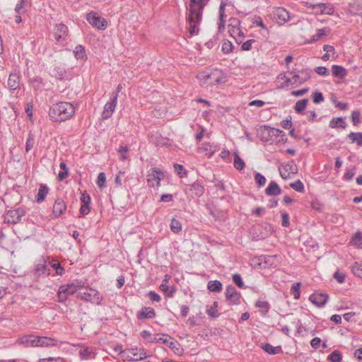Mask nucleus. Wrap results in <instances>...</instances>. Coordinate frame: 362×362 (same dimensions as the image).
I'll list each match as a JSON object with an SVG mask.
<instances>
[{
    "instance_id": "1",
    "label": "nucleus",
    "mask_w": 362,
    "mask_h": 362,
    "mask_svg": "<svg viewBox=\"0 0 362 362\" xmlns=\"http://www.w3.org/2000/svg\"><path fill=\"white\" fill-rule=\"evenodd\" d=\"M204 6V0L189 1V13L187 17V29L190 37L199 34Z\"/></svg>"
},
{
    "instance_id": "2",
    "label": "nucleus",
    "mask_w": 362,
    "mask_h": 362,
    "mask_svg": "<svg viewBox=\"0 0 362 362\" xmlns=\"http://www.w3.org/2000/svg\"><path fill=\"white\" fill-rule=\"evenodd\" d=\"M75 113V107L68 102H59L50 107L49 116L53 122H61L69 119Z\"/></svg>"
},
{
    "instance_id": "3",
    "label": "nucleus",
    "mask_w": 362,
    "mask_h": 362,
    "mask_svg": "<svg viewBox=\"0 0 362 362\" xmlns=\"http://www.w3.org/2000/svg\"><path fill=\"white\" fill-rule=\"evenodd\" d=\"M81 286V285H76L75 283L62 285L57 291L58 302L64 303L68 296L76 293Z\"/></svg>"
},
{
    "instance_id": "4",
    "label": "nucleus",
    "mask_w": 362,
    "mask_h": 362,
    "mask_svg": "<svg viewBox=\"0 0 362 362\" xmlns=\"http://www.w3.org/2000/svg\"><path fill=\"white\" fill-rule=\"evenodd\" d=\"M164 177V173L156 168H152L148 172L147 182L151 187H158L160 185V180Z\"/></svg>"
},
{
    "instance_id": "5",
    "label": "nucleus",
    "mask_w": 362,
    "mask_h": 362,
    "mask_svg": "<svg viewBox=\"0 0 362 362\" xmlns=\"http://www.w3.org/2000/svg\"><path fill=\"white\" fill-rule=\"evenodd\" d=\"M69 35L68 27L63 23L57 24L53 29V37L57 45H62Z\"/></svg>"
},
{
    "instance_id": "6",
    "label": "nucleus",
    "mask_w": 362,
    "mask_h": 362,
    "mask_svg": "<svg viewBox=\"0 0 362 362\" xmlns=\"http://www.w3.org/2000/svg\"><path fill=\"white\" fill-rule=\"evenodd\" d=\"M25 214V209L21 207L9 210L4 216V221L8 223L16 224L21 221V217Z\"/></svg>"
},
{
    "instance_id": "7",
    "label": "nucleus",
    "mask_w": 362,
    "mask_h": 362,
    "mask_svg": "<svg viewBox=\"0 0 362 362\" xmlns=\"http://www.w3.org/2000/svg\"><path fill=\"white\" fill-rule=\"evenodd\" d=\"M86 20L91 25L101 30H105L107 26L106 20L98 16L97 13L93 11L87 14Z\"/></svg>"
},
{
    "instance_id": "8",
    "label": "nucleus",
    "mask_w": 362,
    "mask_h": 362,
    "mask_svg": "<svg viewBox=\"0 0 362 362\" xmlns=\"http://www.w3.org/2000/svg\"><path fill=\"white\" fill-rule=\"evenodd\" d=\"M310 70L303 69L293 75L291 78H286V81L288 84H302L310 78Z\"/></svg>"
},
{
    "instance_id": "9",
    "label": "nucleus",
    "mask_w": 362,
    "mask_h": 362,
    "mask_svg": "<svg viewBox=\"0 0 362 362\" xmlns=\"http://www.w3.org/2000/svg\"><path fill=\"white\" fill-rule=\"evenodd\" d=\"M78 296L85 301L91 302L93 299H95L96 304L98 305L102 304L101 302L103 300V296L98 293V291L92 288H89V291L79 292L78 293Z\"/></svg>"
},
{
    "instance_id": "10",
    "label": "nucleus",
    "mask_w": 362,
    "mask_h": 362,
    "mask_svg": "<svg viewBox=\"0 0 362 362\" xmlns=\"http://www.w3.org/2000/svg\"><path fill=\"white\" fill-rule=\"evenodd\" d=\"M43 275H49V269L47 268V260L41 257L35 264L34 277L38 279Z\"/></svg>"
},
{
    "instance_id": "11",
    "label": "nucleus",
    "mask_w": 362,
    "mask_h": 362,
    "mask_svg": "<svg viewBox=\"0 0 362 362\" xmlns=\"http://www.w3.org/2000/svg\"><path fill=\"white\" fill-rule=\"evenodd\" d=\"M117 103V93H114L112 98H111L110 100L107 102L103 108V111L102 112V118L103 119H107L112 115L115 112L116 105Z\"/></svg>"
},
{
    "instance_id": "12",
    "label": "nucleus",
    "mask_w": 362,
    "mask_h": 362,
    "mask_svg": "<svg viewBox=\"0 0 362 362\" xmlns=\"http://www.w3.org/2000/svg\"><path fill=\"white\" fill-rule=\"evenodd\" d=\"M272 16L276 23L280 25H283L290 20L288 11L282 7L276 8L272 12Z\"/></svg>"
},
{
    "instance_id": "13",
    "label": "nucleus",
    "mask_w": 362,
    "mask_h": 362,
    "mask_svg": "<svg viewBox=\"0 0 362 362\" xmlns=\"http://www.w3.org/2000/svg\"><path fill=\"white\" fill-rule=\"evenodd\" d=\"M225 295L226 299L233 303V304H240V299L241 295L233 286L230 285L227 286Z\"/></svg>"
},
{
    "instance_id": "14",
    "label": "nucleus",
    "mask_w": 362,
    "mask_h": 362,
    "mask_svg": "<svg viewBox=\"0 0 362 362\" xmlns=\"http://www.w3.org/2000/svg\"><path fill=\"white\" fill-rule=\"evenodd\" d=\"M91 198L90 196L86 192V191H84L81 194V206L80 208V214L83 216L87 215L90 211V204Z\"/></svg>"
},
{
    "instance_id": "15",
    "label": "nucleus",
    "mask_w": 362,
    "mask_h": 362,
    "mask_svg": "<svg viewBox=\"0 0 362 362\" xmlns=\"http://www.w3.org/2000/svg\"><path fill=\"white\" fill-rule=\"evenodd\" d=\"M328 295L322 293H314L310 295L309 300L317 307H323L328 300Z\"/></svg>"
},
{
    "instance_id": "16",
    "label": "nucleus",
    "mask_w": 362,
    "mask_h": 362,
    "mask_svg": "<svg viewBox=\"0 0 362 362\" xmlns=\"http://www.w3.org/2000/svg\"><path fill=\"white\" fill-rule=\"evenodd\" d=\"M313 8L317 12L321 14H333L334 9L332 4L327 3H319L312 5Z\"/></svg>"
},
{
    "instance_id": "17",
    "label": "nucleus",
    "mask_w": 362,
    "mask_h": 362,
    "mask_svg": "<svg viewBox=\"0 0 362 362\" xmlns=\"http://www.w3.org/2000/svg\"><path fill=\"white\" fill-rule=\"evenodd\" d=\"M37 339L38 337L34 335H26L18 339L17 341L25 347H37Z\"/></svg>"
},
{
    "instance_id": "18",
    "label": "nucleus",
    "mask_w": 362,
    "mask_h": 362,
    "mask_svg": "<svg viewBox=\"0 0 362 362\" xmlns=\"http://www.w3.org/2000/svg\"><path fill=\"white\" fill-rule=\"evenodd\" d=\"M21 76L19 73L13 72L10 74L8 79V88L11 90H17L20 86Z\"/></svg>"
},
{
    "instance_id": "19",
    "label": "nucleus",
    "mask_w": 362,
    "mask_h": 362,
    "mask_svg": "<svg viewBox=\"0 0 362 362\" xmlns=\"http://www.w3.org/2000/svg\"><path fill=\"white\" fill-rule=\"evenodd\" d=\"M66 209V205L62 199H57L53 205V215L55 218L59 217Z\"/></svg>"
},
{
    "instance_id": "20",
    "label": "nucleus",
    "mask_w": 362,
    "mask_h": 362,
    "mask_svg": "<svg viewBox=\"0 0 362 362\" xmlns=\"http://www.w3.org/2000/svg\"><path fill=\"white\" fill-rule=\"evenodd\" d=\"M188 190L189 192L191 193L192 196L194 195L197 197H200L204 193V187L198 182H194L189 185Z\"/></svg>"
},
{
    "instance_id": "21",
    "label": "nucleus",
    "mask_w": 362,
    "mask_h": 362,
    "mask_svg": "<svg viewBox=\"0 0 362 362\" xmlns=\"http://www.w3.org/2000/svg\"><path fill=\"white\" fill-rule=\"evenodd\" d=\"M80 358L82 360H90L95 358V353L93 347H82L79 351Z\"/></svg>"
},
{
    "instance_id": "22",
    "label": "nucleus",
    "mask_w": 362,
    "mask_h": 362,
    "mask_svg": "<svg viewBox=\"0 0 362 362\" xmlns=\"http://www.w3.org/2000/svg\"><path fill=\"white\" fill-rule=\"evenodd\" d=\"M281 193V189L274 181H271L265 189V194L268 196H276Z\"/></svg>"
},
{
    "instance_id": "23",
    "label": "nucleus",
    "mask_w": 362,
    "mask_h": 362,
    "mask_svg": "<svg viewBox=\"0 0 362 362\" xmlns=\"http://www.w3.org/2000/svg\"><path fill=\"white\" fill-rule=\"evenodd\" d=\"M156 312L153 308L150 307H144L137 315L139 319H150L154 317Z\"/></svg>"
},
{
    "instance_id": "24",
    "label": "nucleus",
    "mask_w": 362,
    "mask_h": 362,
    "mask_svg": "<svg viewBox=\"0 0 362 362\" xmlns=\"http://www.w3.org/2000/svg\"><path fill=\"white\" fill-rule=\"evenodd\" d=\"M329 126L332 129H336V128L346 129L347 124L345 121V118L340 117L332 118L329 122Z\"/></svg>"
},
{
    "instance_id": "25",
    "label": "nucleus",
    "mask_w": 362,
    "mask_h": 362,
    "mask_svg": "<svg viewBox=\"0 0 362 362\" xmlns=\"http://www.w3.org/2000/svg\"><path fill=\"white\" fill-rule=\"evenodd\" d=\"M37 344V346H54L57 344V341L50 337H38Z\"/></svg>"
},
{
    "instance_id": "26",
    "label": "nucleus",
    "mask_w": 362,
    "mask_h": 362,
    "mask_svg": "<svg viewBox=\"0 0 362 362\" xmlns=\"http://www.w3.org/2000/svg\"><path fill=\"white\" fill-rule=\"evenodd\" d=\"M332 70L333 76L341 79L344 78L347 74L346 69L341 66L333 65Z\"/></svg>"
},
{
    "instance_id": "27",
    "label": "nucleus",
    "mask_w": 362,
    "mask_h": 362,
    "mask_svg": "<svg viewBox=\"0 0 362 362\" xmlns=\"http://www.w3.org/2000/svg\"><path fill=\"white\" fill-rule=\"evenodd\" d=\"M49 192V188L45 185H40L35 201L37 203L42 202Z\"/></svg>"
},
{
    "instance_id": "28",
    "label": "nucleus",
    "mask_w": 362,
    "mask_h": 362,
    "mask_svg": "<svg viewBox=\"0 0 362 362\" xmlns=\"http://www.w3.org/2000/svg\"><path fill=\"white\" fill-rule=\"evenodd\" d=\"M139 349L137 347L128 349L124 351H121V355L129 361V358H134V357L139 358Z\"/></svg>"
},
{
    "instance_id": "29",
    "label": "nucleus",
    "mask_w": 362,
    "mask_h": 362,
    "mask_svg": "<svg viewBox=\"0 0 362 362\" xmlns=\"http://www.w3.org/2000/svg\"><path fill=\"white\" fill-rule=\"evenodd\" d=\"M255 305L256 308H258L260 309L262 315L264 316H265L268 313V312L270 309V305H269V302H267L266 300H257L255 302Z\"/></svg>"
},
{
    "instance_id": "30",
    "label": "nucleus",
    "mask_w": 362,
    "mask_h": 362,
    "mask_svg": "<svg viewBox=\"0 0 362 362\" xmlns=\"http://www.w3.org/2000/svg\"><path fill=\"white\" fill-rule=\"evenodd\" d=\"M347 138L351 143H356L358 146H362V133L361 132H351L347 135Z\"/></svg>"
},
{
    "instance_id": "31",
    "label": "nucleus",
    "mask_w": 362,
    "mask_h": 362,
    "mask_svg": "<svg viewBox=\"0 0 362 362\" xmlns=\"http://www.w3.org/2000/svg\"><path fill=\"white\" fill-rule=\"evenodd\" d=\"M207 288L211 292H220L222 290V284L220 281H209Z\"/></svg>"
},
{
    "instance_id": "32",
    "label": "nucleus",
    "mask_w": 362,
    "mask_h": 362,
    "mask_svg": "<svg viewBox=\"0 0 362 362\" xmlns=\"http://www.w3.org/2000/svg\"><path fill=\"white\" fill-rule=\"evenodd\" d=\"M168 347L177 356H182L184 354V349L177 341L169 342Z\"/></svg>"
},
{
    "instance_id": "33",
    "label": "nucleus",
    "mask_w": 362,
    "mask_h": 362,
    "mask_svg": "<svg viewBox=\"0 0 362 362\" xmlns=\"http://www.w3.org/2000/svg\"><path fill=\"white\" fill-rule=\"evenodd\" d=\"M262 348L269 354H276L282 351L280 346L274 347L270 344H262Z\"/></svg>"
},
{
    "instance_id": "34",
    "label": "nucleus",
    "mask_w": 362,
    "mask_h": 362,
    "mask_svg": "<svg viewBox=\"0 0 362 362\" xmlns=\"http://www.w3.org/2000/svg\"><path fill=\"white\" fill-rule=\"evenodd\" d=\"M49 264L52 268L55 269L57 275L62 276L64 274L65 269L58 261L52 259L49 262Z\"/></svg>"
},
{
    "instance_id": "35",
    "label": "nucleus",
    "mask_w": 362,
    "mask_h": 362,
    "mask_svg": "<svg viewBox=\"0 0 362 362\" xmlns=\"http://www.w3.org/2000/svg\"><path fill=\"white\" fill-rule=\"evenodd\" d=\"M351 272L356 276L362 279V262H354L351 265Z\"/></svg>"
},
{
    "instance_id": "36",
    "label": "nucleus",
    "mask_w": 362,
    "mask_h": 362,
    "mask_svg": "<svg viewBox=\"0 0 362 362\" xmlns=\"http://www.w3.org/2000/svg\"><path fill=\"white\" fill-rule=\"evenodd\" d=\"M234 167L238 170H242L245 165L244 160L239 156L237 152L234 153V160H233Z\"/></svg>"
},
{
    "instance_id": "37",
    "label": "nucleus",
    "mask_w": 362,
    "mask_h": 362,
    "mask_svg": "<svg viewBox=\"0 0 362 362\" xmlns=\"http://www.w3.org/2000/svg\"><path fill=\"white\" fill-rule=\"evenodd\" d=\"M74 56L77 59H83L86 57L85 48L83 46L78 45L74 50Z\"/></svg>"
},
{
    "instance_id": "38",
    "label": "nucleus",
    "mask_w": 362,
    "mask_h": 362,
    "mask_svg": "<svg viewBox=\"0 0 362 362\" xmlns=\"http://www.w3.org/2000/svg\"><path fill=\"white\" fill-rule=\"evenodd\" d=\"M170 228L174 233H179L182 230V227L181 223L176 218H173L171 220Z\"/></svg>"
},
{
    "instance_id": "39",
    "label": "nucleus",
    "mask_w": 362,
    "mask_h": 362,
    "mask_svg": "<svg viewBox=\"0 0 362 362\" xmlns=\"http://www.w3.org/2000/svg\"><path fill=\"white\" fill-rule=\"evenodd\" d=\"M60 168L62 170L58 174V180L62 181L64 180L69 175V170L66 164L64 162H61L59 164Z\"/></svg>"
},
{
    "instance_id": "40",
    "label": "nucleus",
    "mask_w": 362,
    "mask_h": 362,
    "mask_svg": "<svg viewBox=\"0 0 362 362\" xmlns=\"http://www.w3.org/2000/svg\"><path fill=\"white\" fill-rule=\"evenodd\" d=\"M308 103V99H302L298 101L295 105V110L298 113H303V112L305 110L306 105Z\"/></svg>"
},
{
    "instance_id": "41",
    "label": "nucleus",
    "mask_w": 362,
    "mask_h": 362,
    "mask_svg": "<svg viewBox=\"0 0 362 362\" xmlns=\"http://www.w3.org/2000/svg\"><path fill=\"white\" fill-rule=\"evenodd\" d=\"M300 283L296 282L294 283L291 288V293L293 295L294 299H298L300 298Z\"/></svg>"
},
{
    "instance_id": "42",
    "label": "nucleus",
    "mask_w": 362,
    "mask_h": 362,
    "mask_svg": "<svg viewBox=\"0 0 362 362\" xmlns=\"http://www.w3.org/2000/svg\"><path fill=\"white\" fill-rule=\"evenodd\" d=\"M327 359L331 362H341L342 356L338 350H335L328 356Z\"/></svg>"
},
{
    "instance_id": "43",
    "label": "nucleus",
    "mask_w": 362,
    "mask_h": 362,
    "mask_svg": "<svg viewBox=\"0 0 362 362\" xmlns=\"http://www.w3.org/2000/svg\"><path fill=\"white\" fill-rule=\"evenodd\" d=\"M54 76L59 80H63L66 76V71L64 68L57 67L54 70Z\"/></svg>"
},
{
    "instance_id": "44",
    "label": "nucleus",
    "mask_w": 362,
    "mask_h": 362,
    "mask_svg": "<svg viewBox=\"0 0 362 362\" xmlns=\"http://www.w3.org/2000/svg\"><path fill=\"white\" fill-rule=\"evenodd\" d=\"M290 186L292 189L298 192H303L305 190L304 185L300 180H298L296 182L291 183Z\"/></svg>"
},
{
    "instance_id": "45",
    "label": "nucleus",
    "mask_w": 362,
    "mask_h": 362,
    "mask_svg": "<svg viewBox=\"0 0 362 362\" xmlns=\"http://www.w3.org/2000/svg\"><path fill=\"white\" fill-rule=\"evenodd\" d=\"M327 35V30L325 28L317 29L316 35L313 36V38L308 42L309 43L314 42Z\"/></svg>"
},
{
    "instance_id": "46",
    "label": "nucleus",
    "mask_w": 362,
    "mask_h": 362,
    "mask_svg": "<svg viewBox=\"0 0 362 362\" xmlns=\"http://www.w3.org/2000/svg\"><path fill=\"white\" fill-rule=\"evenodd\" d=\"M165 335L162 334H157L156 336H154L153 338H151L148 339V342H155V343H163L167 344L168 343L166 338H164Z\"/></svg>"
},
{
    "instance_id": "47",
    "label": "nucleus",
    "mask_w": 362,
    "mask_h": 362,
    "mask_svg": "<svg viewBox=\"0 0 362 362\" xmlns=\"http://www.w3.org/2000/svg\"><path fill=\"white\" fill-rule=\"evenodd\" d=\"M233 45L229 40H224L222 44V51L224 54H229L232 52Z\"/></svg>"
},
{
    "instance_id": "48",
    "label": "nucleus",
    "mask_w": 362,
    "mask_h": 362,
    "mask_svg": "<svg viewBox=\"0 0 362 362\" xmlns=\"http://www.w3.org/2000/svg\"><path fill=\"white\" fill-rule=\"evenodd\" d=\"M356 172V168L353 166L351 168L346 170L344 175V179L347 181H350L353 179Z\"/></svg>"
},
{
    "instance_id": "49",
    "label": "nucleus",
    "mask_w": 362,
    "mask_h": 362,
    "mask_svg": "<svg viewBox=\"0 0 362 362\" xmlns=\"http://www.w3.org/2000/svg\"><path fill=\"white\" fill-rule=\"evenodd\" d=\"M351 243L356 246H360L362 245V233L361 232H356L351 239Z\"/></svg>"
},
{
    "instance_id": "50",
    "label": "nucleus",
    "mask_w": 362,
    "mask_h": 362,
    "mask_svg": "<svg viewBox=\"0 0 362 362\" xmlns=\"http://www.w3.org/2000/svg\"><path fill=\"white\" fill-rule=\"evenodd\" d=\"M255 180L258 185V187H262L266 183V178L264 175H262L260 173H256L255 174Z\"/></svg>"
},
{
    "instance_id": "51",
    "label": "nucleus",
    "mask_w": 362,
    "mask_h": 362,
    "mask_svg": "<svg viewBox=\"0 0 362 362\" xmlns=\"http://www.w3.org/2000/svg\"><path fill=\"white\" fill-rule=\"evenodd\" d=\"M351 120L354 126H358L361 123V112L354 110L351 113Z\"/></svg>"
},
{
    "instance_id": "52",
    "label": "nucleus",
    "mask_w": 362,
    "mask_h": 362,
    "mask_svg": "<svg viewBox=\"0 0 362 362\" xmlns=\"http://www.w3.org/2000/svg\"><path fill=\"white\" fill-rule=\"evenodd\" d=\"M201 149L206 152L208 157H211L216 151L215 147L211 144H204Z\"/></svg>"
},
{
    "instance_id": "53",
    "label": "nucleus",
    "mask_w": 362,
    "mask_h": 362,
    "mask_svg": "<svg viewBox=\"0 0 362 362\" xmlns=\"http://www.w3.org/2000/svg\"><path fill=\"white\" fill-rule=\"evenodd\" d=\"M233 283L239 288H244V282L242 279L241 276L239 274H234L233 275Z\"/></svg>"
},
{
    "instance_id": "54",
    "label": "nucleus",
    "mask_w": 362,
    "mask_h": 362,
    "mask_svg": "<svg viewBox=\"0 0 362 362\" xmlns=\"http://www.w3.org/2000/svg\"><path fill=\"white\" fill-rule=\"evenodd\" d=\"M351 8L355 14L362 16V4L355 2L351 4Z\"/></svg>"
},
{
    "instance_id": "55",
    "label": "nucleus",
    "mask_w": 362,
    "mask_h": 362,
    "mask_svg": "<svg viewBox=\"0 0 362 362\" xmlns=\"http://www.w3.org/2000/svg\"><path fill=\"white\" fill-rule=\"evenodd\" d=\"M313 100L315 104H319L324 101V97L322 93L315 91L313 93Z\"/></svg>"
},
{
    "instance_id": "56",
    "label": "nucleus",
    "mask_w": 362,
    "mask_h": 362,
    "mask_svg": "<svg viewBox=\"0 0 362 362\" xmlns=\"http://www.w3.org/2000/svg\"><path fill=\"white\" fill-rule=\"evenodd\" d=\"M174 168L175 171L177 173L180 177H182L184 175H187V171L185 170L183 165L175 164Z\"/></svg>"
},
{
    "instance_id": "57",
    "label": "nucleus",
    "mask_w": 362,
    "mask_h": 362,
    "mask_svg": "<svg viewBox=\"0 0 362 362\" xmlns=\"http://www.w3.org/2000/svg\"><path fill=\"white\" fill-rule=\"evenodd\" d=\"M252 23L256 24L257 26L261 27L262 29L267 30V26L263 23L262 19L260 16H255L254 17Z\"/></svg>"
},
{
    "instance_id": "58",
    "label": "nucleus",
    "mask_w": 362,
    "mask_h": 362,
    "mask_svg": "<svg viewBox=\"0 0 362 362\" xmlns=\"http://www.w3.org/2000/svg\"><path fill=\"white\" fill-rule=\"evenodd\" d=\"M139 350L140 351H139V356H138L139 358H129V361H141L148 357V355L146 354V351L144 349H139Z\"/></svg>"
},
{
    "instance_id": "59",
    "label": "nucleus",
    "mask_w": 362,
    "mask_h": 362,
    "mask_svg": "<svg viewBox=\"0 0 362 362\" xmlns=\"http://www.w3.org/2000/svg\"><path fill=\"white\" fill-rule=\"evenodd\" d=\"M206 312L209 316L213 318H217L219 315L217 309L214 307L207 308Z\"/></svg>"
},
{
    "instance_id": "60",
    "label": "nucleus",
    "mask_w": 362,
    "mask_h": 362,
    "mask_svg": "<svg viewBox=\"0 0 362 362\" xmlns=\"http://www.w3.org/2000/svg\"><path fill=\"white\" fill-rule=\"evenodd\" d=\"M106 181L105 174L104 173H100L98 177L97 184L100 187H103L105 185Z\"/></svg>"
},
{
    "instance_id": "61",
    "label": "nucleus",
    "mask_w": 362,
    "mask_h": 362,
    "mask_svg": "<svg viewBox=\"0 0 362 362\" xmlns=\"http://www.w3.org/2000/svg\"><path fill=\"white\" fill-rule=\"evenodd\" d=\"M255 42V40L253 39L247 40L246 42H243V44L242 45V49L244 51L250 50L252 48V44Z\"/></svg>"
},
{
    "instance_id": "62",
    "label": "nucleus",
    "mask_w": 362,
    "mask_h": 362,
    "mask_svg": "<svg viewBox=\"0 0 362 362\" xmlns=\"http://www.w3.org/2000/svg\"><path fill=\"white\" fill-rule=\"evenodd\" d=\"M281 225L284 227H288L290 225L289 216L287 213L281 214Z\"/></svg>"
},
{
    "instance_id": "63",
    "label": "nucleus",
    "mask_w": 362,
    "mask_h": 362,
    "mask_svg": "<svg viewBox=\"0 0 362 362\" xmlns=\"http://www.w3.org/2000/svg\"><path fill=\"white\" fill-rule=\"evenodd\" d=\"M148 296L150 300L153 302H160L161 300L160 296L155 291H150L148 293Z\"/></svg>"
},
{
    "instance_id": "64",
    "label": "nucleus",
    "mask_w": 362,
    "mask_h": 362,
    "mask_svg": "<svg viewBox=\"0 0 362 362\" xmlns=\"http://www.w3.org/2000/svg\"><path fill=\"white\" fill-rule=\"evenodd\" d=\"M321 342L322 341L320 337H315L311 340L310 345L313 349H317L320 347Z\"/></svg>"
}]
</instances>
